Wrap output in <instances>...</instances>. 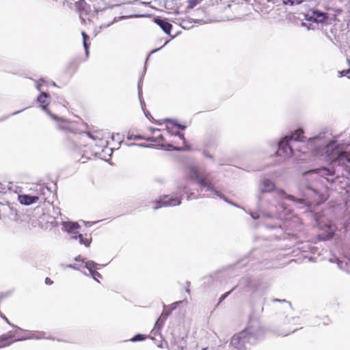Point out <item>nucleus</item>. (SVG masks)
I'll list each match as a JSON object with an SVG mask.
<instances>
[{"mask_svg":"<svg viewBox=\"0 0 350 350\" xmlns=\"http://www.w3.org/2000/svg\"><path fill=\"white\" fill-rule=\"evenodd\" d=\"M314 150V154L317 156L323 157L331 164L344 167L350 172V150H343V147L336 142H331L328 144L320 147L319 144Z\"/></svg>","mask_w":350,"mask_h":350,"instance_id":"nucleus-1","label":"nucleus"},{"mask_svg":"<svg viewBox=\"0 0 350 350\" xmlns=\"http://www.w3.org/2000/svg\"><path fill=\"white\" fill-rule=\"evenodd\" d=\"M188 178L191 180L196 181L201 187H206L207 190L219 196V192L215 188L211 175L205 170L192 167L189 172Z\"/></svg>","mask_w":350,"mask_h":350,"instance_id":"nucleus-2","label":"nucleus"},{"mask_svg":"<svg viewBox=\"0 0 350 350\" xmlns=\"http://www.w3.org/2000/svg\"><path fill=\"white\" fill-rule=\"evenodd\" d=\"M88 136L91 139L88 145L92 149L94 154H98L100 152H103L104 149L107 147L110 138L109 133L102 130L94 131L89 133Z\"/></svg>","mask_w":350,"mask_h":350,"instance_id":"nucleus-3","label":"nucleus"},{"mask_svg":"<svg viewBox=\"0 0 350 350\" xmlns=\"http://www.w3.org/2000/svg\"><path fill=\"white\" fill-rule=\"evenodd\" d=\"M256 334L252 327H246L243 330L234 334L230 340V345L237 350H245V345L252 338H256Z\"/></svg>","mask_w":350,"mask_h":350,"instance_id":"nucleus-4","label":"nucleus"},{"mask_svg":"<svg viewBox=\"0 0 350 350\" xmlns=\"http://www.w3.org/2000/svg\"><path fill=\"white\" fill-rule=\"evenodd\" d=\"M75 10L79 14L80 19L85 23L86 20L90 21L95 14L98 13V10L94 7L92 8L86 0H79L74 3Z\"/></svg>","mask_w":350,"mask_h":350,"instance_id":"nucleus-5","label":"nucleus"},{"mask_svg":"<svg viewBox=\"0 0 350 350\" xmlns=\"http://www.w3.org/2000/svg\"><path fill=\"white\" fill-rule=\"evenodd\" d=\"M185 126L176 124L173 122H169L166 124V134L170 137L174 136V139H171V142L174 143L179 149L185 145V138L184 135L180 133V129L184 130Z\"/></svg>","mask_w":350,"mask_h":350,"instance_id":"nucleus-6","label":"nucleus"},{"mask_svg":"<svg viewBox=\"0 0 350 350\" xmlns=\"http://www.w3.org/2000/svg\"><path fill=\"white\" fill-rule=\"evenodd\" d=\"M151 133L154 134V136H151L147 138V142L154 143L158 146L163 147L172 148L175 150H179V147L171 142V140H167L164 134L161 133V131L159 129H149Z\"/></svg>","mask_w":350,"mask_h":350,"instance_id":"nucleus-7","label":"nucleus"},{"mask_svg":"<svg viewBox=\"0 0 350 350\" xmlns=\"http://www.w3.org/2000/svg\"><path fill=\"white\" fill-rule=\"evenodd\" d=\"M21 329L9 331L0 336V349L10 346L16 341L21 340L20 332Z\"/></svg>","mask_w":350,"mask_h":350,"instance_id":"nucleus-8","label":"nucleus"},{"mask_svg":"<svg viewBox=\"0 0 350 350\" xmlns=\"http://www.w3.org/2000/svg\"><path fill=\"white\" fill-rule=\"evenodd\" d=\"M291 141L286 139V136L279 143L277 154L284 158H288L293 154L292 147L290 145Z\"/></svg>","mask_w":350,"mask_h":350,"instance_id":"nucleus-9","label":"nucleus"},{"mask_svg":"<svg viewBox=\"0 0 350 350\" xmlns=\"http://www.w3.org/2000/svg\"><path fill=\"white\" fill-rule=\"evenodd\" d=\"M310 196L312 197L311 200L302 199L299 200V202H303L308 206L318 205L323 203L325 199L323 194L317 193L314 189H309Z\"/></svg>","mask_w":350,"mask_h":350,"instance_id":"nucleus-10","label":"nucleus"},{"mask_svg":"<svg viewBox=\"0 0 350 350\" xmlns=\"http://www.w3.org/2000/svg\"><path fill=\"white\" fill-rule=\"evenodd\" d=\"M51 116L54 119L59 120L58 123V129L62 131H66L71 133H74L75 130V124L72 122L68 121L67 120H64L62 118H58L57 116L53 114H51Z\"/></svg>","mask_w":350,"mask_h":350,"instance_id":"nucleus-11","label":"nucleus"},{"mask_svg":"<svg viewBox=\"0 0 350 350\" xmlns=\"http://www.w3.org/2000/svg\"><path fill=\"white\" fill-rule=\"evenodd\" d=\"M62 226L64 230L70 234L73 239H77V235L79 234L77 230L80 226L77 222L66 221L63 223Z\"/></svg>","mask_w":350,"mask_h":350,"instance_id":"nucleus-12","label":"nucleus"},{"mask_svg":"<svg viewBox=\"0 0 350 350\" xmlns=\"http://www.w3.org/2000/svg\"><path fill=\"white\" fill-rule=\"evenodd\" d=\"M22 332H23V330L21 329V331L20 332V334H21ZM19 337L21 338V340H28V339L40 340V339L46 338V334L43 332H39V331L28 332H25L24 336H21V334H20Z\"/></svg>","mask_w":350,"mask_h":350,"instance_id":"nucleus-13","label":"nucleus"},{"mask_svg":"<svg viewBox=\"0 0 350 350\" xmlns=\"http://www.w3.org/2000/svg\"><path fill=\"white\" fill-rule=\"evenodd\" d=\"M148 137H149V136L137 134V133H129L127 135V139L129 141L136 142L134 143H131L130 145L133 144V145H137V146H145V145L143 143H140L138 142H139L141 140H145L146 142H147V138H148Z\"/></svg>","mask_w":350,"mask_h":350,"instance_id":"nucleus-14","label":"nucleus"},{"mask_svg":"<svg viewBox=\"0 0 350 350\" xmlns=\"http://www.w3.org/2000/svg\"><path fill=\"white\" fill-rule=\"evenodd\" d=\"M154 23L158 25L163 31L167 34H170L172 28V25L167 19H163L159 17L154 18Z\"/></svg>","mask_w":350,"mask_h":350,"instance_id":"nucleus-15","label":"nucleus"},{"mask_svg":"<svg viewBox=\"0 0 350 350\" xmlns=\"http://www.w3.org/2000/svg\"><path fill=\"white\" fill-rule=\"evenodd\" d=\"M39 197L36 196H29L27 194L18 195V200L22 204L30 205L38 201Z\"/></svg>","mask_w":350,"mask_h":350,"instance_id":"nucleus-16","label":"nucleus"},{"mask_svg":"<svg viewBox=\"0 0 350 350\" xmlns=\"http://www.w3.org/2000/svg\"><path fill=\"white\" fill-rule=\"evenodd\" d=\"M163 202V204L165 206H176L179 205L181 203L180 199L169 196V195H164L161 196Z\"/></svg>","mask_w":350,"mask_h":350,"instance_id":"nucleus-17","label":"nucleus"},{"mask_svg":"<svg viewBox=\"0 0 350 350\" xmlns=\"http://www.w3.org/2000/svg\"><path fill=\"white\" fill-rule=\"evenodd\" d=\"M48 94L45 92H42L39 96L38 97V102L40 104V106L42 108L47 112L48 114L51 116V113L47 109V106L49 105L48 101Z\"/></svg>","mask_w":350,"mask_h":350,"instance_id":"nucleus-18","label":"nucleus"},{"mask_svg":"<svg viewBox=\"0 0 350 350\" xmlns=\"http://www.w3.org/2000/svg\"><path fill=\"white\" fill-rule=\"evenodd\" d=\"M304 131L299 129L295 131L291 135L286 136V139H289L291 141L304 142L306 137L304 135Z\"/></svg>","mask_w":350,"mask_h":350,"instance_id":"nucleus-19","label":"nucleus"},{"mask_svg":"<svg viewBox=\"0 0 350 350\" xmlns=\"http://www.w3.org/2000/svg\"><path fill=\"white\" fill-rule=\"evenodd\" d=\"M313 172L320 174L321 176L326 177L327 176H334L335 174V170L334 167L317 169Z\"/></svg>","mask_w":350,"mask_h":350,"instance_id":"nucleus-20","label":"nucleus"},{"mask_svg":"<svg viewBox=\"0 0 350 350\" xmlns=\"http://www.w3.org/2000/svg\"><path fill=\"white\" fill-rule=\"evenodd\" d=\"M77 239H79V242L81 244L85 245V246H89L91 243V239L90 238H84L81 234H79L77 235Z\"/></svg>","mask_w":350,"mask_h":350,"instance_id":"nucleus-21","label":"nucleus"},{"mask_svg":"<svg viewBox=\"0 0 350 350\" xmlns=\"http://www.w3.org/2000/svg\"><path fill=\"white\" fill-rule=\"evenodd\" d=\"M82 36H83V46L85 50L86 54H88V49H89V44L88 43L87 41L89 39V36L85 32H82Z\"/></svg>","mask_w":350,"mask_h":350,"instance_id":"nucleus-22","label":"nucleus"},{"mask_svg":"<svg viewBox=\"0 0 350 350\" xmlns=\"http://www.w3.org/2000/svg\"><path fill=\"white\" fill-rule=\"evenodd\" d=\"M163 201L162 200L161 196L157 200H154L152 202V204H154L153 208L154 209H158L159 208H161L163 206H165L163 204Z\"/></svg>","mask_w":350,"mask_h":350,"instance_id":"nucleus-23","label":"nucleus"},{"mask_svg":"<svg viewBox=\"0 0 350 350\" xmlns=\"http://www.w3.org/2000/svg\"><path fill=\"white\" fill-rule=\"evenodd\" d=\"M264 185L267 187V188L264 189L265 191H271L275 188L274 184L269 180L265 181Z\"/></svg>","mask_w":350,"mask_h":350,"instance_id":"nucleus-24","label":"nucleus"},{"mask_svg":"<svg viewBox=\"0 0 350 350\" xmlns=\"http://www.w3.org/2000/svg\"><path fill=\"white\" fill-rule=\"evenodd\" d=\"M85 267L90 271V273L96 270V264L93 261L87 262Z\"/></svg>","mask_w":350,"mask_h":350,"instance_id":"nucleus-25","label":"nucleus"},{"mask_svg":"<svg viewBox=\"0 0 350 350\" xmlns=\"http://www.w3.org/2000/svg\"><path fill=\"white\" fill-rule=\"evenodd\" d=\"M146 338H147L146 336L138 334L135 335L134 337H133L131 339V341H132V342L141 341V340H145Z\"/></svg>","mask_w":350,"mask_h":350,"instance_id":"nucleus-26","label":"nucleus"},{"mask_svg":"<svg viewBox=\"0 0 350 350\" xmlns=\"http://www.w3.org/2000/svg\"><path fill=\"white\" fill-rule=\"evenodd\" d=\"M347 63L349 67L347 69H344L341 71H339V75L340 77L345 76L350 73V59H347Z\"/></svg>","mask_w":350,"mask_h":350,"instance_id":"nucleus-27","label":"nucleus"},{"mask_svg":"<svg viewBox=\"0 0 350 350\" xmlns=\"http://www.w3.org/2000/svg\"><path fill=\"white\" fill-rule=\"evenodd\" d=\"M284 4H290L291 5L300 4L304 0H282Z\"/></svg>","mask_w":350,"mask_h":350,"instance_id":"nucleus-28","label":"nucleus"},{"mask_svg":"<svg viewBox=\"0 0 350 350\" xmlns=\"http://www.w3.org/2000/svg\"><path fill=\"white\" fill-rule=\"evenodd\" d=\"M202 0H189L187 8L189 9L193 8L197 5Z\"/></svg>","mask_w":350,"mask_h":350,"instance_id":"nucleus-29","label":"nucleus"},{"mask_svg":"<svg viewBox=\"0 0 350 350\" xmlns=\"http://www.w3.org/2000/svg\"><path fill=\"white\" fill-rule=\"evenodd\" d=\"M92 278L96 280L97 282H99V279L102 278V275L100 273H98L97 271L94 270L92 272L90 273Z\"/></svg>","mask_w":350,"mask_h":350,"instance_id":"nucleus-30","label":"nucleus"},{"mask_svg":"<svg viewBox=\"0 0 350 350\" xmlns=\"http://www.w3.org/2000/svg\"><path fill=\"white\" fill-rule=\"evenodd\" d=\"M320 139L319 138H314V139H309L308 140V145L312 146L313 144H315L316 142H319Z\"/></svg>","mask_w":350,"mask_h":350,"instance_id":"nucleus-31","label":"nucleus"},{"mask_svg":"<svg viewBox=\"0 0 350 350\" xmlns=\"http://www.w3.org/2000/svg\"><path fill=\"white\" fill-rule=\"evenodd\" d=\"M315 14L317 16H320L322 18L320 19L321 21L325 20L326 18V16L325 14L323 13H318V12H315Z\"/></svg>","mask_w":350,"mask_h":350,"instance_id":"nucleus-32","label":"nucleus"},{"mask_svg":"<svg viewBox=\"0 0 350 350\" xmlns=\"http://www.w3.org/2000/svg\"><path fill=\"white\" fill-rule=\"evenodd\" d=\"M45 283L47 285H51L53 283V282L49 278H46Z\"/></svg>","mask_w":350,"mask_h":350,"instance_id":"nucleus-33","label":"nucleus"},{"mask_svg":"<svg viewBox=\"0 0 350 350\" xmlns=\"http://www.w3.org/2000/svg\"><path fill=\"white\" fill-rule=\"evenodd\" d=\"M228 294H229V292H228V293H225V294L222 295H221V299H225V298L227 297V295H228Z\"/></svg>","mask_w":350,"mask_h":350,"instance_id":"nucleus-34","label":"nucleus"},{"mask_svg":"<svg viewBox=\"0 0 350 350\" xmlns=\"http://www.w3.org/2000/svg\"><path fill=\"white\" fill-rule=\"evenodd\" d=\"M75 260H77V261H83V260L81 259V257H80V256L76 257V258H75Z\"/></svg>","mask_w":350,"mask_h":350,"instance_id":"nucleus-35","label":"nucleus"},{"mask_svg":"<svg viewBox=\"0 0 350 350\" xmlns=\"http://www.w3.org/2000/svg\"><path fill=\"white\" fill-rule=\"evenodd\" d=\"M29 221H30V222L31 223V224L33 225V223H34V221H36V219H35L34 218H30V219H29Z\"/></svg>","mask_w":350,"mask_h":350,"instance_id":"nucleus-36","label":"nucleus"},{"mask_svg":"<svg viewBox=\"0 0 350 350\" xmlns=\"http://www.w3.org/2000/svg\"><path fill=\"white\" fill-rule=\"evenodd\" d=\"M68 267H70V268H73V269H78L75 265H68Z\"/></svg>","mask_w":350,"mask_h":350,"instance_id":"nucleus-37","label":"nucleus"},{"mask_svg":"<svg viewBox=\"0 0 350 350\" xmlns=\"http://www.w3.org/2000/svg\"><path fill=\"white\" fill-rule=\"evenodd\" d=\"M207 349V347H202L201 350H206Z\"/></svg>","mask_w":350,"mask_h":350,"instance_id":"nucleus-38","label":"nucleus"},{"mask_svg":"<svg viewBox=\"0 0 350 350\" xmlns=\"http://www.w3.org/2000/svg\"><path fill=\"white\" fill-rule=\"evenodd\" d=\"M2 298V297H0V299Z\"/></svg>","mask_w":350,"mask_h":350,"instance_id":"nucleus-39","label":"nucleus"}]
</instances>
